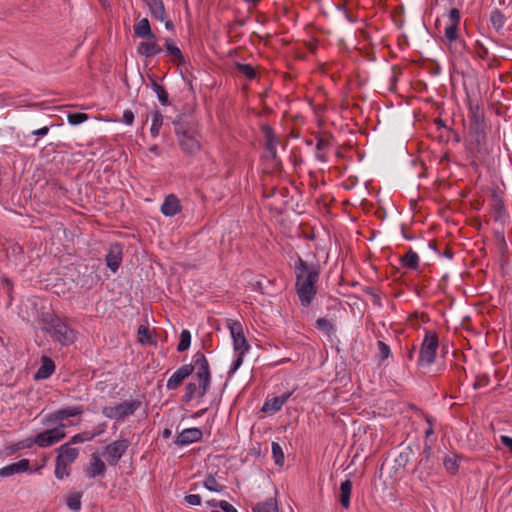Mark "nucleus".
<instances>
[{"label": "nucleus", "instance_id": "nucleus-1", "mask_svg": "<svg viewBox=\"0 0 512 512\" xmlns=\"http://www.w3.org/2000/svg\"><path fill=\"white\" fill-rule=\"evenodd\" d=\"M83 410L81 407H67L59 409L48 414L43 419V424L47 429L38 433L33 442L39 447H49L59 442L65 437L64 429L68 426L65 423L69 417L81 415Z\"/></svg>", "mask_w": 512, "mask_h": 512}, {"label": "nucleus", "instance_id": "nucleus-2", "mask_svg": "<svg viewBox=\"0 0 512 512\" xmlns=\"http://www.w3.org/2000/svg\"><path fill=\"white\" fill-rule=\"evenodd\" d=\"M296 292L303 306H309L314 299L319 279L320 268L316 264H309L299 258L295 265Z\"/></svg>", "mask_w": 512, "mask_h": 512}, {"label": "nucleus", "instance_id": "nucleus-3", "mask_svg": "<svg viewBox=\"0 0 512 512\" xmlns=\"http://www.w3.org/2000/svg\"><path fill=\"white\" fill-rule=\"evenodd\" d=\"M194 363L198 383L190 382L186 385L185 394L183 396L184 402H189L193 398H202L209 389L210 386V371L207 359L202 353H196L194 355Z\"/></svg>", "mask_w": 512, "mask_h": 512}, {"label": "nucleus", "instance_id": "nucleus-4", "mask_svg": "<svg viewBox=\"0 0 512 512\" xmlns=\"http://www.w3.org/2000/svg\"><path fill=\"white\" fill-rule=\"evenodd\" d=\"M174 124L182 151L186 154L197 153L201 149L197 133L188 125L176 122Z\"/></svg>", "mask_w": 512, "mask_h": 512}, {"label": "nucleus", "instance_id": "nucleus-5", "mask_svg": "<svg viewBox=\"0 0 512 512\" xmlns=\"http://www.w3.org/2000/svg\"><path fill=\"white\" fill-rule=\"evenodd\" d=\"M229 328L233 338L234 350L237 354V358L235 359L230 371L234 373L241 366L243 362V356L249 349V344L247 343L242 333V326L240 323L233 322Z\"/></svg>", "mask_w": 512, "mask_h": 512}, {"label": "nucleus", "instance_id": "nucleus-6", "mask_svg": "<svg viewBox=\"0 0 512 512\" xmlns=\"http://www.w3.org/2000/svg\"><path fill=\"white\" fill-rule=\"evenodd\" d=\"M47 332L60 343L67 345L74 342L75 335L60 319H53L46 327Z\"/></svg>", "mask_w": 512, "mask_h": 512}, {"label": "nucleus", "instance_id": "nucleus-7", "mask_svg": "<svg viewBox=\"0 0 512 512\" xmlns=\"http://www.w3.org/2000/svg\"><path fill=\"white\" fill-rule=\"evenodd\" d=\"M139 407V401H124L116 406L104 407L102 413L108 418L122 420L134 414Z\"/></svg>", "mask_w": 512, "mask_h": 512}, {"label": "nucleus", "instance_id": "nucleus-8", "mask_svg": "<svg viewBox=\"0 0 512 512\" xmlns=\"http://www.w3.org/2000/svg\"><path fill=\"white\" fill-rule=\"evenodd\" d=\"M438 338L436 334L427 333L420 349L419 364L431 365L436 357Z\"/></svg>", "mask_w": 512, "mask_h": 512}, {"label": "nucleus", "instance_id": "nucleus-9", "mask_svg": "<svg viewBox=\"0 0 512 512\" xmlns=\"http://www.w3.org/2000/svg\"><path fill=\"white\" fill-rule=\"evenodd\" d=\"M130 443L126 439L117 440L105 447L103 457L109 465H116L128 449Z\"/></svg>", "mask_w": 512, "mask_h": 512}, {"label": "nucleus", "instance_id": "nucleus-10", "mask_svg": "<svg viewBox=\"0 0 512 512\" xmlns=\"http://www.w3.org/2000/svg\"><path fill=\"white\" fill-rule=\"evenodd\" d=\"M195 369V365H183L177 371H175L172 376L167 381V388L169 390L176 389L182 381L188 377L193 370Z\"/></svg>", "mask_w": 512, "mask_h": 512}, {"label": "nucleus", "instance_id": "nucleus-11", "mask_svg": "<svg viewBox=\"0 0 512 512\" xmlns=\"http://www.w3.org/2000/svg\"><path fill=\"white\" fill-rule=\"evenodd\" d=\"M106 472V465L103 460H101L98 453H93L91 455L89 465L86 469V475L89 478H95L98 476H103Z\"/></svg>", "mask_w": 512, "mask_h": 512}, {"label": "nucleus", "instance_id": "nucleus-12", "mask_svg": "<svg viewBox=\"0 0 512 512\" xmlns=\"http://www.w3.org/2000/svg\"><path fill=\"white\" fill-rule=\"evenodd\" d=\"M202 431L198 428L184 429L177 436L175 443L179 446L188 445L194 443L202 438Z\"/></svg>", "mask_w": 512, "mask_h": 512}, {"label": "nucleus", "instance_id": "nucleus-13", "mask_svg": "<svg viewBox=\"0 0 512 512\" xmlns=\"http://www.w3.org/2000/svg\"><path fill=\"white\" fill-rule=\"evenodd\" d=\"M122 261V248L118 244L111 245L107 255L106 263L111 271L115 272Z\"/></svg>", "mask_w": 512, "mask_h": 512}, {"label": "nucleus", "instance_id": "nucleus-14", "mask_svg": "<svg viewBox=\"0 0 512 512\" xmlns=\"http://www.w3.org/2000/svg\"><path fill=\"white\" fill-rule=\"evenodd\" d=\"M180 211L181 205L179 199L173 194L168 195L161 206V212L165 216L172 217Z\"/></svg>", "mask_w": 512, "mask_h": 512}, {"label": "nucleus", "instance_id": "nucleus-15", "mask_svg": "<svg viewBox=\"0 0 512 512\" xmlns=\"http://www.w3.org/2000/svg\"><path fill=\"white\" fill-rule=\"evenodd\" d=\"M29 469V460L22 459L0 469L1 477H9L16 473L25 472Z\"/></svg>", "mask_w": 512, "mask_h": 512}, {"label": "nucleus", "instance_id": "nucleus-16", "mask_svg": "<svg viewBox=\"0 0 512 512\" xmlns=\"http://www.w3.org/2000/svg\"><path fill=\"white\" fill-rule=\"evenodd\" d=\"M57 452V458L70 465L77 459L79 453L78 449L70 447V443H65L61 445L57 449Z\"/></svg>", "mask_w": 512, "mask_h": 512}, {"label": "nucleus", "instance_id": "nucleus-17", "mask_svg": "<svg viewBox=\"0 0 512 512\" xmlns=\"http://www.w3.org/2000/svg\"><path fill=\"white\" fill-rule=\"evenodd\" d=\"M147 7L149 8V11L155 19L159 21H164L166 16V11L164 8V4L162 0H143Z\"/></svg>", "mask_w": 512, "mask_h": 512}, {"label": "nucleus", "instance_id": "nucleus-18", "mask_svg": "<svg viewBox=\"0 0 512 512\" xmlns=\"http://www.w3.org/2000/svg\"><path fill=\"white\" fill-rule=\"evenodd\" d=\"M162 51L161 47L151 39V41L140 42L137 47V52L145 57H152Z\"/></svg>", "mask_w": 512, "mask_h": 512}, {"label": "nucleus", "instance_id": "nucleus-19", "mask_svg": "<svg viewBox=\"0 0 512 512\" xmlns=\"http://www.w3.org/2000/svg\"><path fill=\"white\" fill-rule=\"evenodd\" d=\"M134 33L139 38L155 39V35L151 30L150 23L147 18H143L135 24Z\"/></svg>", "mask_w": 512, "mask_h": 512}, {"label": "nucleus", "instance_id": "nucleus-20", "mask_svg": "<svg viewBox=\"0 0 512 512\" xmlns=\"http://www.w3.org/2000/svg\"><path fill=\"white\" fill-rule=\"evenodd\" d=\"M351 491H352V482L350 480L347 479L341 483L339 501H340L341 505L346 509L350 505Z\"/></svg>", "mask_w": 512, "mask_h": 512}, {"label": "nucleus", "instance_id": "nucleus-21", "mask_svg": "<svg viewBox=\"0 0 512 512\" xmlns=\"http://www.w3.org/2000/svg\"><path fill=\"white\" fill-rule=\"evenodd\" d=\"M54 368H55V366H54L53 361L47 357H43L42 365L36 372L35 378L36 379L48 378L53 373Z\"/></svg>", "mask_w": 512, "mask_h": 512}, {"label": "nucleus", "instance_id": "nucleus-22", "mask_svg": "<svg viewBox=\"0 0 512 512\" xmlns=\"http://www.w3.org/2000/svg\"><path fill=\"white\" fill-rule=\"evenodd\" d=\"M432 469L431 458L423 457L418 464V467L415 469V472L418 473V477L420 480H425L430 475V470Z\"/></svg>", "mask_w": 512, "mask_h": 512}, {"label": "nucleus", "instance_id": "nucleus-23", "mask_svg": "<svg viewBox=\"0 0 512 512\" xmlns=\"http://www.w3.org/2000/svg\"><path fill=\"white\" fill-rule=\"evenodd\" d=\"M254 512H279L277 501L274 498H270L264 502L258 503L254 509Z\"/></svg>", "mask_w": 512, "mask_h": 512}, {"label": "nucleus", "instance_id": "nucleus-24", "mask_svg": "<svg viewBox=\"0 0 512 512\" xmlns=\"http://www.w3.org/2000/svg\"><path fill=\"white\" fill-rule=\"evenodd\" d=\"M264 133H265V136H266V147H267L268 151L271 153V155L273 156V158H275L276 157V142H277V139L274 136L273 131H272V129L270 127H265L264 128Z\"/></svg>", "mask_w": 512, "mask_h": 512}, {"label": "nucleus", "instance_id": "nucleus-25", "mask_svg": "<svg viewBox=\"0 0 512 512\" xmlns=\"http://www.w3.org/2000/svg\"><path fill=\"white\" fill-rule=\"evenodd\" d=\"M458 461L459 456L456 454L447 455L443 460V465L445 469L451 473L454 474L458 470Z\"/></svg>", "mask_w": 512, "mask_h": 512}, {"label": "nucleus", "instance_id": "nucleus-26", "mask_svg": "<svg viewBox=\"0 0 512 512\" xmlns=\"http://www.w3.org/2000/svg\"><path fill=\"white\" fill-rule=\"evenodd\" d=\"M69 466H70V464L56 458L55 476L58 479H63L65 477H68L70 474Z\"/></svg>", "mask_w": 512, "mask_h": 512}, {"label": "nucleus", "instance_id": "nucleus-27", "mask_svg": "<svg viewBox=\"0 0 512 512\" xmlns=\"http://www.w3.org/2000/svg\"><path fill=\"white\" fill-rule=\"evenodd\" d=\"M163 116L159 111L153 113L152 125L150 128L151 135L157 137L162 126Z\"/></svg>", "mask_w": 512, "mask_h": 512}, {"label": "nucleus", "instance_id": "nucleus-28", "mask_svg": "<svg viewBox=\"0 0 512 512\" xmlns=\"http://www.w3.org/2000/svg\"><path fill=\"white\" fill-rule=\"evenodd\" d=\"M271 448L275 464L282 466L284 464V452L282 447L277 442H272Z\"/></svg>", "mask_w": 512, "mask_h": 512}, {"label": "nucleus", "instance_id": "nucleus-29", "mask_svg": "<svg viewBox=\"0 0 512 512\" xmlns=\"http://www.w3.org/2000/svg\"><path fill=\"white\" fill-rule=\"evenodd\" d=\"M281 401L282 400H279L277 397L269 399L264 403L262 410L264 412H271V413L277 412L282 408Z\"/></svg>", "mask_w": 512, "mask_h": 512}, {"label": "nucleus", "instance_id": "nucleus-30", "mask_svg": "<svg viewBox=\"0 0 512 512\" xmlns=\"http://www.w3.org/2000/svg\"><path fill=\"white\" fill-rule=\"evenodd\" d=\"M418 255L413 252V251H409L408 253H406L403 257H402V262L403 264L408 267V268H412V269H415L417 268L418 266Z\"/></svg>", "mask_w": 512, "mask_h": 512}, {"label": "nucleus", "instance_id": "nucleus-31", "mask_svg": "<svg viewBox=\"0 0 512 512\" xmlns=\"http://www.w3.org/2000/svg\"><path fill=\"white\" fill-rule=\"evenodd\" d=\"M191 344V334L188 330H182L180 335V342L177 346L179 352L186 351Z\"/></svg>", "mask_w": 512, "mask_h": 512}, {"label": "nucleus", "instance_id": "nucleus-32", "mask_svg": "<svg viewBox=\"0 0 512 512\" xmlns=\"http://www.w3.org/2000/svg\"><path fill=\"white\" fill-rule=\"evenodd\" d=\"M67 505L73 511H79L81 508V494L73 493L67 498Z\"/></svg>", "mask_w": 512, "mask_h": 512}, {"label": "nucleus", "instance_id": "nucleus-33", "mask_svg": "<svg viewBox=\"0 0 512 512\" xmlns=\"http://www.w3.org/2000/svg\"><path fill=\"white\" fill-rule=\"evenodd\" d=\"M208 505L210 506H214V507H219L221 509V511H214V512H237L236 508L234 506H232L230 503H228L227 501H215V500H210L207 502Z\"/></svg>", "mask_w": 512, "mask_h": 512}, {"label": "nucleus", "instance_id": "nucleus-34", "mask_svg": "<svg viewBox=\"0 0 512 512\" xmlns=\"http://www.w3.org/2000/svg\"><path fill=\"white\" fill-rule=\"evenodd\" d=\"M237 72L244 75L248 79H253L256 75L254 68L248 64H236Z\"/></svg>", "mask_w": 512, "mask_h": 512}, {"label": "nucleus", "instance_id": "nucleus-35", "mask_svg": "<svg viewBox=\"0 0 512 512\" xmlns=\"http://www.w3.org/2000/svg\"><path fill=\"white\" fill-rule=\"evenodd\" d=\"M152 88L156 92L159 101L163 105H168L169 101L166 90L162 86L158 85L156 82H152Z\"/></svg>", "mask_w": 512, "mask_h": 512}, {"label": "nucleus", "instance_id": "nucleus-36", "mask_svg": "<svg viewBox=\"0 0 512 512\" xmlns=\"http://www.w3.org/2000/svg\"><path fill=\"white\" fill-rule=\"evenodd\" d=\"M316 327L324 331L327 335H331L334 332L333 324L325 318L317 319Z\"/></svg>", "mask_w": 512, "mask_h": 512}, {"label": "nucleus", "instance_id": "nucleus-37", "mask_svg": "<svg viewBox=\"0 0 512 512\" xmlns=\"http://www.w3.org/2000/svg\"><path fill=\"white\" fill-rule=\"evenodd\" d=\"M329 146H330V141L328 139L320 138L317 141L316 149H317L318 153H317L316 157L318 160H320L322 162L325 161V155L321 152L323 150L327 149Z\"/></svg>", "mask_w": 512, "mask_h": 512}, {"label": "nucleus", "instance_id": "nucleus-38", "mask_svg": "<svg viewBox=\"0 0 512 512\" xmlns=\"http://www.w3.org/2000/svg\"><path fill=\"white\" fill-rule=\"evenodd\" d=\"M89 116L85 113H70L67 116V120L71 125H78L88 120Z\"/></svg>", "mask_w": 512, "mask_h": 512}, {"label": "nucleus", "instance_id": "nucleus-39", "mask_svg": "<svg viewBox=\"0 0 512 512\" xmlns=\"http://www.w3.org/2000/svg\"><path fill=\"white\" fill-rule=\"evenodd\" d=\"M458 26L453 24H447L445 28V39L451 44L457 40Z\"/></svg>", "mask_w": 512, "mask_h": 512}, {"label": "nucleus", "instance_id": "nucleus-40", "mask_svg": "<svg viewBox=\"0 0 512 512\" xmlns=\"http://www.w3.org/2000/svg\"><path fill=\"white\" fill-rule=\"evenodd\" d=\"M204 486L210 490V491H214V492H220L223 490V485H221L214 477L212 476H209L205 481H204Z\"/></svg>", "mask_w": 512, "mask_h": 512}, {"label": "nucleus", "instance_id": "nucleus-41", "mask_svg": "<svg viewBox=\"0 0 512 512\" xmlns=\"http://www.w3.org/2000/svg\"><path fill=\"white\" fill-rule=\"evenodd\" d=\"M92 439H93V434H90V431H85L80 434L74 435L68 443H70V445L78 444V443L90 441Z\"/></svg>", "mask_w": 512, "mask_h": 512}, {"label": "nucleus", "instance_id": "nucleus-42", "mask_svg": "<svg viewBox=\"0 0 512 512\" xmlns=\"http://www.w3.org/2000/svg\"><path fill=\"white\" fill-rule=\"evenodd\" d=\"M378 353L377 356L380 361L387 359L391 353L390 348L383 341L377 342Z\"/></svg>", "mask_w": 512, "mask_h": 512}, {"label": "nucleus", "instance_id": "nucleus-43", "mask_svg": "<svg viewBox=\"0 0 512 512\" xmlns=\"http://www.w3.org/2000/svg\"><path fill=\"white\" fill-rule=\"evenodd\" d=\"M165 46L167 49V52L174 56L177 59H182V54L180 49L174 44V42L170 39H167L165 42Z\"/></svg>", "mask_w": 512, "mask_h": 512}, {"label": "nucleus", "instance_id": "nucleus-44", "mask_svg": "<svg viewBox=\"0 0 512 512\" xmlns=\"http://www.w3.org/2000/svg\"><path fill=\"white\" fill-rule=\"evenodd\" d=\"M491 23L496 29H500L504 25V16L500 11H494L491 15Z\"/></svg>", "mask_w": 512, "mask_h": 512}, {"label": "nucleus", "instance_id": "nucleus-45", "mask_svg": "<svg viewBox=\"0 0 512 512\" xmlns=\"http://www.w3.org/2000/svg\"><path fill=\"white\" fill-rule=\"evenodd\" d=\"M138 336H139V341L142 344H147V343L151 342V336L149 335V331L145 326H140L138 328Z\"/></svg>", "mask_w": 512, "mask_h": 512}, {"label": "nucleus", "instance_id": "nucleus-46", "mask_svg": "<svg viewBox=\"0 0 512 512\" xmlns=\"http://www.w3.org/2000/svg\"><path fill=\"white\" fill-rule=\"evenodd\" d=\"M448 19H449V23L448 24H453V25L459 26V23H460V12H459V10L456 9V8H452L450 10V12H449Z\"/></svg>", "mask_w": 512, "mask_h": 512}, {"label": "nucleus", "instance_id": "nucleus-47", "mask_svg": "<svg viewBox=\"0 0 512 512\" xmlns=\"http://www.w3.org/2000/svg\"><path fill=\"white\" fill-rule=\"evenodd\" d=\"M185 500L190 505H200L201 497L197 494H190L185 497Z\"/></svg>", "mask_w": 512, "mask_h": 512}, {"label": "nucleus", "instance_id": "nucleus-48", "mask_svg": "<svg viewBox=\"0 0 512 512\" xmlns=\"http://www.w3.org/2000/svg\"><path fill=\"white\" fill-rule=\"evenodd\" d=\"M134 121V113L131 110H125L123 113V122L131 125Z\"/></svg>", "mask_w": 512, "mask_h": 512}, {"label": "nucleus", "instance_id": "nucleus-49", "mask_svg": "<svg viewBox=\"0 0 512 512\" xmlns=\"http://www.w3.org/2000/svg\"><path fill=\"white\" fill-rule=\"evenodd\" d=\"M501 443L506 446L511 452H512V438L509 436H501L500 437Z\"/></svg>", "mask_w": 512, "mask_h": 512}, {"label": "nucleus", "instance_id": "nucleus-50", "mask_svg": "<svg viewBox=\"0 0 512 512\" xmlns=\"http://www.w3.org/2000/svg\"><path fill=\"white\" fill-rule=\"evenodd\" d=\"M105 429H106V424L102 423V424H99L94 431L90 432V434H93V438H94L98 435H101L105 431Z\"/></svg>", "mask_w": 512, "mask_h": 512}, {"label": "nucleus", "instance_id": "nucleus-51", "mask_svg": "<svg viewBox=\"0 0 512 512\" xmlns=\"http://www.w3.org/2000/svg\"><path fill=\"white\" fill-rule=\"evenodd\" d=\"M48 132H49V127L45 126V127L40 128V129L34 130V131L32 132V134H33V135H36V136H44V135H46Z\"/></svg>", "mask_w": 512, "mask_h": 512}, {"label": "nucleus", "instance_id": "nucleus-52", "mask_svg": "<svg viewBox=\"0 0 512 512\" xmlns=\"http://www.w3.org/2000/svg\"><path fill=\"white\" fill-rule=\"evenodd\" d=\"M423 453H424V457L431 458V455H432L431 447H430V446H428V445H426V446L424 447Z\"/></svg>", "mask_w": 512, "mask_h": 512}, {"label": "nucleus", "instance_id": "nucleus-53", "mask_svg": "<svg viewBox=\"0 0 512 512\" xmlns=\"http://www.w3.org/2000/svg\"><path fill=\"white\" fill-rule=\"evenodd\" d=\"M289 397H290V393H285V394H283V395H281V396H277V398H278L279 400H282V401H281L282 406L284 405V403L287 401V399H288Z\"/></svg>", "mask_w": 512, "mask_h": 512}, {"label": "nucleus", "instance_id": "nucleus-54", "mask_svg": "<svg viewBox=\"0 0 512 512\" xmlns=\"http://www.w3.org/2000/svg\"><path fill=\"white\" fill-rule=\"evenodd\" d=\"M163 22H165V27L167 29H171L173 27V24L170 20L165 19Z\"/></svg>", "mask_w": 512, "mask_h": 512}, {"label": "nucleus", "instance_id": "nucleus-55", "mask_svg": "<svg viewBox=\"0 0 512 512\" xmlns=\"http://www.w3.org/2000/svg\"><path fill=\"white\" fill-rule=\"evenodd\" d=\"M170 435H171V430H169V429H165V430L163 431V437H164V438H169V437H170Z\"/></svg>", "mask_w": 512, "mask_h": 512}, {"label": "nucleus", "instance_id": "nucleus-56", "mask_svg": "<svg viewBox=\"0 0 512 512\" xmlns=\"http://www.w3.org/2000/svg\"><path fill=\"white\" fill-rule=\"evenodd\" d=\"M432 433H433V429L430 427V428L426 431V437H429Z\"/></svg>", "mask_w": 512, "mask_h": 512}, {"label": "nucleus", "instance_id": "nucleus-57", "mask_svg": "<svg viewBox=\"0 0 512 512\" xmlns=\"http://www.w3.org/2000/svg\"><path fill=\"white\" fill-rule=\"evenodd\" d=\"M157 150H158V147H157L156 145H154V146H152V147L150 148V151H151V152H153V153H156V152H157Z\"/></svg>", "mask_w": 512, "mask_h": 512}, {"label": "nucleus", "instance_id": "nucleus-58", "mask_svg": "<svg viewBox=\"0 0 512 512\" xmlns=\"http://www.w3.org/2000/svg\"><path fill=\"white\" fill-rule=\"evenodd\" d=\"M254 288L257 289V290H260L261 289V283L260 282H256V284L254 285Z\"/></svg>", "mask_w": 512, "mask_h": 512}, {"label": "nucleus", "instance_id": "nucleus-59", "mask_svg": "<svg viewBox=\"0 0 512 512\" xmlns=\"http://www.w3.org/2000/svg\"><path fill=\"white\" fill-rule=\"evenodd\" d=\"M407 456H408V454H406V453H401V454H400V459H403V458L405 457V461H407V460H408V459H407Z\"/></svg>", "mask_w": 512, "mask_h": 512}]
</instances>
